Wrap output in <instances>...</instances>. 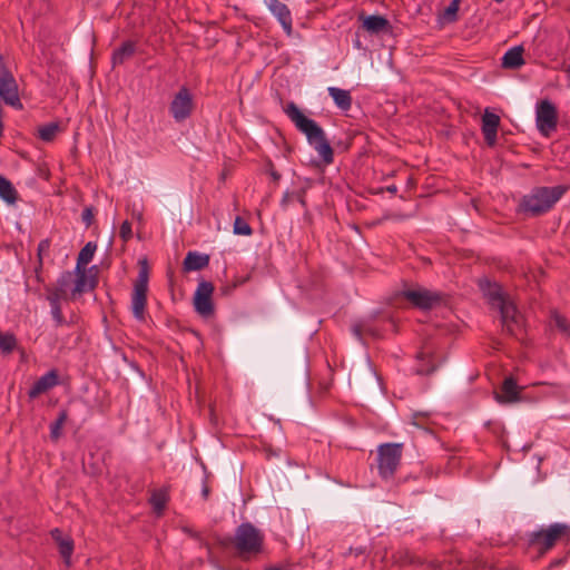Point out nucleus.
Returning a JSON list of instances; mask_svg holds the SVG:
<instances>
[{
  "instance_id": "14",
  "label": "nucleus",
  "mask_w": 570,
  "mask_h": 570,
  "mask_svg": "<svg viewBox=\"0 0 570 570\" xmlns=\"http://www.w3.org/2000/svg\"><path fill=\"white\" fill-rule=\"evenodd\" d=\"M52 540L57 543L60 556L67 568L71 567V556L75 550V542L70 535H65L59 528L50 531Z\"/></svg>"
},
{
  "instance_id": "35",
  "label": "nucleus",
  "mask_w": 570,
  "mask_h": 570,
  "mask_svg": "<svg viewBox=\"0 0 570 570\" xmlns=\"http://www.w3.org/2000/svg\"><path fill=\"white\" fill-rule=\"evenodd\" d=\"M51 315L56 322V326H62L66 324V320L62 315L61 305H50Z\"/></svg>"
},
{
  "instance_id": "10",
  "label": "nucleus",
  "mask_w": 570,
  "mask_h": 570,
  "mask_svg": "<svg viewBox=\"0 0 570 570\" xmlns=\"http://www.w3.org/2000/svg\"><path fill=\"white\" fill-rule=\"evenodd\" d=\"M214 285L207 281H200L195 291L193 304L195 311L203 317L214 315L215 307L213 303Z\"/></svg>"
},
{
  "instance_id": "5",
  "label": "nucleus",
  "mask_w": 570,
  "mask_h": 570,
  "mask_svg": "<svg viewBox=\"0 0 570 570\" xmlns=\"http://www.w3.org/2000/svg\"><path fill=\"white\" fill-rule=\"evenodd\" d=\"M139 272L134 283L131 294V311L136 320H145V311L147 305V292L149 282V265L146 257L138 261Z\"/></svg>"
},
{
  "instance_id": "11",
  "label": "nucleus",
  "mask_w": 570,
  "mask_h": 570,
  "mask_svg": "<svg viewBox=\"0 0 570 570\" xmlns=\"http://www.w3.org/2000/svg\"><path fill=\"white\" fill-rule=\"evenodd\" d=\"M193 108L194 101L189 89L181 87L169 105L173 118L178 122L184 121L191 115Z\"/></svg>"
},
{
  "instance_id": "34",
  "label": "nucleus",
  "mask_w": 570,
  "mask_h": 570,
  "mask_svg": "<svg viewBox=\"0 0 570 570\" xmlns=\"http://www.w3.org/2000/svg\"><path fill=\"white\" fill-rule=\"evenodd\" d=\"M50 248V240L49 239H42L38 245V266L36 267V276L38 281H41L40 278V271L42 268V255L47 253Z\"/></svg>"
},
{
  "instance_id": "17",
  "label": "nucleus",
  "mask_w": 570,
  "mask_h": 570,
  "mask_svg": "<svg viewBox=\"0 0 570 570\" xmlns=\"http://www.w3.org/2000/svg\"><path fill=\"white\" fill-rule=\"evenodd\" d=\"M484 296L488 298L489 304L497 309H501L512 303L509 296L503 292L502 287L497 283L487 282L482 287Z\"/></svg>"
},
{
  "instance_id": "30",
  "label": "nucleus",
  "mask_w": 570,
  "mask_h": 570,
  "mask_svg": "<svg viewBox=\"0 0 570 570\" xmlns=\"http://www.w3.org/2000/svg\"><path fill=\"white\" fill-rule=\"evenodd\" d=\"M233 232H234V234L242 235V236H250L253 234V229L249 226V224L245 219H243L240 216H237L235 218L234 225H233Z\"/></svg>"
},
{
  "instance_id": "20",
  "label": "nucleus",
  "mask_w": 570,
  "mask_h": 570,
  "mask_svg": "<svg viewBox=\"0 0 570 570\" xmlns=\"http://www.w3.org/2000/svg\"><path fill=\"white\" fill-rule=\"evenodd\" d=\"M136 41L132 40H126L121 43L119 48L114 50L111 56V62L112 66H120L125 63L127 60L134 57L136 53Z\"/></svg>"
},
{
  "instance_id": "47",
  "label": "nucleus",
  "mask_w": 570,
  "mask_h": 570,
  "mask_svg": "<svg viewBox=\"0 0 570 570\" xmlns=\"http://www.w3.org/2000/svg\"><path fill=\"white\" fill-rule=\"evenodd\" d=\"M97 267L96 266H91V268L89 269V272L96 269Z\"/></svg>"
},
{
  "instance_id": "32",
  "label": "nucleus",
  "mask_w": 570,
  "mask_h": 570,
  "mask_svg": "<svg viewBox=\"0 0 570 570\" xmlns=\"http://www.w3.org/2000/svg\"><path fill=\"white\" fill-rule=\"evenodd\" d=\"M67 292L65 288L47 287V301L50 305H59L61 299H65Z\"/></svg>"
},
{
  "instance_id": "44",
  "label": "nucleus",
  "mask_w": 570,
  "mask_h": 570,
  "mask_svg": "<svg viewBox=\"0 0 570 570\" xmlns=\"http://www.w3.org/2000/svg\"><path fill=\"white\" fill-rule=\"evenodd\" d=\"M209 493H210V489L209 487L205 483L203 489H202V495L205 500H207L209 498Z\"/></svg>"
},
{
  "instance_id": "18",
  "label": "nucleus",
  "mask_w": 570,
  "mask_h": 570,
  "mask_svg": "<svg viewBox=\"0 0 570 570\" xmlns=\"http://www.w3.org/2000/svg\"><path fill=\"white\" fill-rule=\"evenodd\" d=\"M500 126V117L485 110L482 116V134L488 146L493 147L497 144V134Z\"/></svg>"
},
{
  "instance_id": "26",
  "label": "nucleus",
  "mask_w": 570,
  "mask_h": 570,
  "mask_svg": "<svg viewBox=\"0 0 570 570\" xmlns=\"http://www.w3.org/2000/svg\"><path fill=\"white\" fill-rule=\"evenodd\" d=\"M96 249L97 244L88 242L78 254L76 269H86V266L91 262Z\"/></svg>"
},
{
  "instance_id": "3",
  "label": "nucleus",
  "mask_w": 570,
  "mask_h": 570,
  "mask_svg": "<svg viewBox=\"0 0 570 570\" xmlns=\"http://www.w3.org/2000/svg\"><path fill=\"white\" fill-rule=\"evenodd\" d=\"M568 190L567 186L537 187L529 195L523 196L521 207L523 212L538 216L550 210L553 205Z\"/></svg>"
},
{
  "instance_id": "48",
  "label": "nucleus",
  "mask_w": 570,
  "mask_h": 570,
  "mask_svg": "<svg viewBox=\"0 0 570 570\" xmlns=\"http://www.w3.org/2000/svg\"><path fill=\"white\" fill-rule=\"evenodd\" d=\"M559 563H561V561H554L552 564L554 566V564H559Z\"/></svg>"
},
{
  "instance_id": "49",
  "label": "nucleus",
  "mask_w": 570,
  "mask_h": 570,
  "mask_svg": "<svg viewBox=\"0 0 570 570\" xmlns=\"http://www.w3.org/2000/svg\"><path fill=\"white\" fill-rule=\"evenodd\" d=\"M567 72H569V73H570V66L567 68Z\"/></svg>"
},
{
  "instance_id": "36",
  "label": "nucleus",
  "mask_w": 570,
  "mask_h": 570,
  "mask_svg": "<svg viewBox=\"0 0 570 570\" xmlns=\"http://www.w3.org/2000/svg\"><path fill=\"white\" fill-rule=\"evenodd\" d=\"M119 235L125 243L132 237L131 224L128 220L121 224Z\"/></svg>"
},
{
  "instance_id": "1",
  "label": "nucleus",
  "mask_w": 570,
  "mask_h": 570,
  "mask_svg": "<svg viewBox=\"0 0 570 570\" xmlns=\"http://www.w3.org/2000/svg\"><path fill=\"white\" fill-rule=\"evenodd\" d=\"M284 112L294 122L295 127L306 136L307 141L316 150L324 165H331L334 161V151L323 128L315 120L306 117L295 102H288Z\"/></svg>"
},
{
  "instance_id": "15",
  "label": "nucleus",
  "mask_w": 570,
  "mask_h": 570,
  "mask_svg": "<svg viewBox=\"0 0 570 570\" xmlns=\"http://www.w3.org/2000/svg\"><path fill=\"white\" fill-rule=\"evenodd\" d=\"M523 387H519L515 380L512 376L505 377L501 391L495 393V400L499 403H514L522 400L521 391Z\"/></svg>"
},
{
  "instance_id": "27",
  "label": "nucleus",
  "mask_w": 570,
  "mask_h": 570,
  "mask_svg": "<svg viewBox=\"0 0 570 570\" xmlns=\"http://www.w3.org/2000/svg\"><path fill=\"white\" fill-rule=\"evenodd\" d=\"M0 197L8 204L17 200V191L9 179L0 175Z\"/></svg>"
},
{
  "instance_id": "31",
  "label": "nucleus",
  "mask_w": 570,
  "mask_h": 570,
  "mask_svg": "<svg viewBox=\"0 0 570 570\" xmlns=\"http://www.w3.org/2000/svg\"><path fill=\"white\" fill-rule=\"evenodd\" d=\"M17 347V338L13 334L0 333V350L3 353H11Z\"/></svg>"
},
{
  "instance_id": "23",
  "label": "nucleus",
  "mask_w": 570,
  "mask_h": 570,
  "mask_svg": "<svg viewBox=\"0 0 570 570\" xmlns=\"http://www.w3.org/2000/svg\"><path fill=\"white\" fill-rule=\"evenodd\" d=\"M328 95L333 98L335 105L343 111H347L352 107V96L348 90L330 87Z\"/></svg>"
},
{
  "instance_id": "19",
  "label": "nucleus",
  "mask_w": 570,
  "mask_h": 570,
  "mask_svg": "<svg viewBox=\"0 0 570 570\" xmlns=\"http://www.w3.org/2000/svg\"><path fill=\"white\" fill-rule=\"evenodd\" d=\"M358 19L362 21V27L370 33L379 35L381 32L391 31L390 21L383 16L372 14V16H363L361 14Z\"/></svg>"
},
{
  "instance_id": "38",
  "label": "nucleus",
  "mask_w": 570,
  "mask_h": 570,
  "mask_svg": "<svg viewBox=\"0 0 570 570\" xmlns=\"http://www.w3.org/2000/svg\"><path fill=\"white\" fill-rule=\"evenodd\" d=\"M82 222L86 224L87 227H89L94 222V209L91 207H87L82 212Z\"/></svg>"
},
{
  "instance_id": "43",
  "label": "nucleus",
  "mask_w": 570,
  "mask_h": 570,
  "mask_svg": "<svg viewBox=\"0 0 570 570\" xmlns=\"http://www.w3.org/2000/svg\"><path fill=\"white\" fill-rule=\"evenodd\" d=\"M350 553H353V554H355V556L363 554V553H365V548H363V547H360V548H351V549H350Z\"/></svg>"
},
{
  "instance_id": "33",
  "label": "nucleus",
  "mask_w": 570,
  "mask_h": 570,
  "mask_svg": "<svg viewBox=\"0 0 570 570\" xmlns=\"http://www.w3.org/2000/svg\"><path fill=\"white\" fill-rule=\"evenodd\" d=\"M552 322L554 326L563 334L570 336V324L568 320L558 312L552 313Z\"/></svg>"
},
{
  "instance_id": "22",
  "label": "nucleus",
  "mask_w": 570,
  "mask_h": 570,
  "mask_svg": "<svg viewBox=\"0 0 570 570\" xmlns=\"http://www.w3.org/2000/svg\"><path fill=\"white\" fill-rule=\"evenodd\" d=\"M77 279L72 289V297L81 294L86 291H92L97 285V278L95 276L88 277L87 269H76Z\"/></svg>"
},
{
  "instance_id": "16",
  "label": "nucleus",
  "mask_w": 570,
  "mask_h": 570,
  "mask_svg": "<svg viewBox=\"0 0 570 570\" xmlns=\"http://www.w3.org/2000/svg\"><path fill=\"white\" fill-rule=\"evenodd\" d=\"M59 384V374L57 370H50L45 375L39 377L28 392L30 399H36L39 395L48 392Z\"/></svg>"
},
{
  "instance_id": "25",
  "label": "nucleus",
  "mask_w": 570,
  "mask_h": 570,
  "mask_svg": "<svg viewBox=\"0 0 570 570\" xmlns=\"http://www.w3.org/2000/svg\"><path fill=\"white\" fill-rule=\"evenodd\" d=\"M169 500L168 491L166 489H157L151 492L149 502L154 508V511L160 515Z\"/></svg>"
},
{
  "instance_id": "2",
  "label": "nucleus",
  "mask_w": 570,
  "mask_h": 570,
  "mask_svg": "<svg viewBox=\"0 0 570 570\" xmlns=\"http://www.w3.org/2000/svg\"><path fill=\"white\" fill-rule=\"evenodd\" d=\"M232 543L240 559L249 560L263 552L264 534L252 523L244 522L237 527Z\"/></svg>"
},
{
  "instance_id": "29",
  "label": "nucleus",
  "mask_w": 570,
  "mask_h": 570,
  "mask_svg": "<svg viewBox=\"0 0 570 570\" xmlns=\"http://www.w3.org/2000/svg\"><path fill=\"white\" fill-rule=\"evenodd\" d=\"M68 419L67 410H61L58 414L57 420L50 425V436L52 440H58L61 435L63 424Z\"/></svg>"
},
{
  "instance_id": "45",
  "label": "nucleus",
  "mask_w": 570,
  "mask_h": 570,
  "mask_svg": "<svg viewBox=\"0 0 570 570\" xmlns=\"http://www.w3.org/2000/svg\"><path fill=\"white\" fill-rule=\"evenodd\" d=\"M271 176L273 177V179L275 181L279 180V178H281V175L275 170H271Z\"/></svg>"
},
{
  "instance_id": "24",
  "label": "nucleus",
  "mask_w": 570,
  "mask_h": 570,
  "mask_svg": "<svg viewBox=\"0 0 570 570\" xmlns=\"http://www.w3.org/2000/svg\"><path fill=\"white\" fill-rule=\"evenodd\" d=\"M522 55L523 48L520 46L509 49L502 58V66L508 69L520 68L524 63Z\"/></svg>"
},
{
  "instance_id": "41",
  "label": "nucleus",
  "mask_w": 570,
  "mask_h": 570,
  "mask_svg": "<svg viewBox=\"0 0 570 570\" xmlns=\"http://www.w3.org/2000/svg\"><path fill=\"white\" fill-rule=\"evenodd\" d=\"M71 278V274L70 273H67L65 275H62L59 281H58V287L57 288H65L68 286V283Z\"/></svg>"
},
{
  "instance_id": "9",
  "label": "nucleus",
  "mask_w": 570,
  "mask_h": 570,
  "mask_svg": "<svg viewBox=\"0 0 570 570\" xmlns=\"http://www.w3.org/2000/svg\"><path fill=\"white\" fill-rule=\"evenodd\" d=\"M537 128L544 137H549L557 130L558 110L550 100H542L535 110Z\"/></svg>"
},
{
  "instance_id": "13",
  "label": "nucleus",
  "mask_w": 570,
  "mask_h": 570,
  "mask_svg": "<svg viewBox=\"0 0 570 570\" xmlns=\"http://www.w3.org/2000/svg\"><path fill=\"white\" fill-rule=\"evenodd\" d=\"M264 2L289 36L293 31V20L288 7L279 0H264Z\"/></svg>"
},
{
  "instance_id": "40",
  "label": "nucleus",
  "mask_w": 570,
  "mask_h": 570,
  "mask_svg": "<svg viewBox=\"0 0 570 570\" xmlns=\"http://www.w3.org/2000/svg\"><path fill=\"white\" fill-rule=\"evenodd\" d=\"M435 368H436V365H435V364H431V365H423V364H422V365H420V366L416 368V372H417L419 374H425V375H428V374L433 373V372L435 371Z\"/></svg>"
},
{
  "instance_id": "46",
  "label": "nucleus",
  "mask_w": 570,
  "mask_h": 570,
  "mask_svg": "<svg viewBox=\"0 0 570 570\" xmlns=\"http://www.w3.org/2000/svg\"><path fill=\"white\" fill-rule=\"evenodd\" d=\"M389 190H390V191H395V190H396V187H395V186H393V187H389Z\"/></svg>"
},
{
  "instance_id": "28",
  "label": "nucleus",
  "mask_w": 570,
  "mask_h": 570,
  "mask_svg": "<svg viewBox=\"0 0 570 570\" xmlns=\"http://www.w3.org/2000/svg\"><path fill=\"white\" fill-rule=\"evenodd\" d=\"M59 130L60 128L57 122H50L39 127L38 137L46 142H51L56 138Z\"/></svg>"
},
{
  "instance_id": "4",
  "label": "nucleus",
  "mask_w": 570,
  "mask_h": 570,
  "mask_svg": "<svg viewBox=\"0 0 570 570\" xmlns=\"http://www.w3.org/2000/svg\"><path fill=\"white\" fill-rule=\"evenodd\" d=\"M570 540V525L566 523H552L529 533V547L534 548L539 556H544L561 540Z\"/></svg>"
},
{
  "instance_id": "37",
  "label": "nucleus",
  "mask_w": 570,
  "mask_h": 570,
  "mask_svg": "<svg viewBox=\"0 0 570 570\" xmlns=\"http://www.w3.org/2000/svg\"><path fill=\"white\" fill-rule=\"evenodd\" d=\"M460 0H452L448 8L445 9V17L454 20L456 12L459 10Z\"/></svg>"
},
{
  "instance_id": "39",
  "label": "nucleus",
  "mask_w": 570,
  "mask_h": 570,
  "mask_svg": "<svg viewBox=\"0 0 570 570\" xmlns=\"http://www.w3.org/2000/svg\"><path fill=\"white\" fill-rule=\"evenodd\" d=\"M400 560L403 563H409V564H419V563H421L420 559L417 557H415L414 554H412L411 552H409V551H405L404 552V558L401 557Z\"/></svg>"
},
{
  "instance_id": "7",
  "label": "nucleus",
  "mask_w": 570,
  "mask_h": 570,
  "mask_svg": "<svg viewBox=\"0 0 570 570\" xmlns=\"http://www.w3.org/2000/svg\"><path fill=\"white\" fill-rule=\"evenodd\" d=\"M0 98L6 105L16 109H22V102L19 96L18 83L4 63L2 55H0Z\"/></svg>"
},
{
  "instance_id": "8",
  "label": "nucleus",
  "mask_w": 570,
  "mask_h": 570,
  "mask_svg": "<svg viewBox=\"0 0 570 570\" xmlns=\"http://www.w3.org/2000/svg\"><path fill=\"white\" fill-rule=\"evenodd\" d=\"M499 312L503 331L518 341H523L525 335L524 318L514 303H510Z\"/></svg>"
},
{
  "instance_id": "6",
  "label": "nucleus",
  "mask_w": 570,
  "mask_h": 570,
  "mask_svg": "<svg viewBox=\"0 0 570 570\" xmlns=\"http://www.w3.org/2000/svg\"><path fill=\"white\" fill-rule=\"evenodd\" d=\"M402 443H383L377 448V469L383 479L394 476L402 459Z\"/></svg>"
},
{
  "instance_id": "12",
  "label": "nucleus",
  "mask_w": 570,
  "mask_h": 570,
  "mask_svg": "<svg viewBox=\"0 0 570 570\" xmlns=\"http://www.w3.org/2000/svg\"><path fill=\"white\" fill-rule=\"evenodd\" d=\"M403 295L415 307L421 309H431L442 301L441 294L429 289H409Z\"/></svg>"
},
{
  "instance_id": "42",
  "label": "nucleus",
  "mask_w": 570,
  "mask_h": 570,
  "mask_svg": "<svg viewBox=\"0 0 570 570\" xmlns=\"http://www.w3.org/2000/svg\"><path fill=\"white\" fill-rule=\"evenodd\" d=\"M364 332H367V328H364V326L362 324H354L353 325V333L358 337L361 338L363 333Z\"/></svg>"
},
{
  "instance_id": "21",
  "label": "nucleus",
  "mask_w": 570,
  "mask_h": 570,
  "mask_svg": "<svg viewBox=\"0 0 570 570\" xmlns=\"http://www.w3.org/2000/svg\"><path fill=\"white\" fill-rule=\"evenodd\" d=\"M209 265V256L206 254H199L197 252L187 253L184 262L183 269L185 272L202 271Z\"/></svg>"
}]
</instances>
